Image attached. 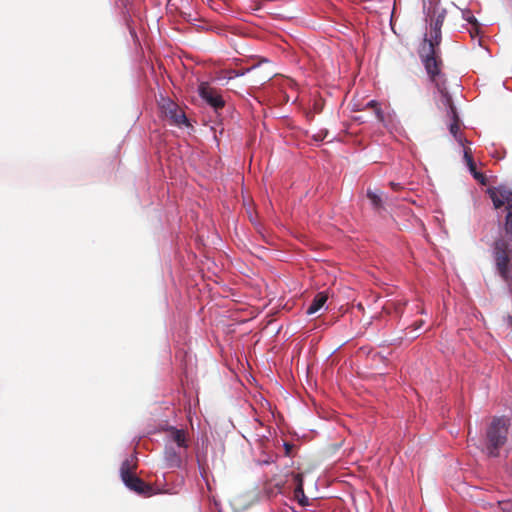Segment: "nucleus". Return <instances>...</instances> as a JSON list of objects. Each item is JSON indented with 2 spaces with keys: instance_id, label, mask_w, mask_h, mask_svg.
I'll list each match as a JSON object with an SVG mask.
<instances>
[{
  "instance_id": "b1692460",
  "label": "nucleus",
  "mask_w": 512,
  "mask_h": 512,
  "mask_svg": "<svg viewBox=\"0 0 512 512\" xmlns=\"http://www.w3.org/2000/svg\"><path fill=\"white\" fill-rule=\"evenodd\" d=\"M233 76L238 77L245 74V71H233Z\"/></svg>"
},
{
  "instance_id": "a878e982",
  "label": "nucleus",
  "mask_w": 512,
  "mask_h": 512,
  "mask_svg": "<svg viewBox=\"0 0 512 512\" xmlns=\"http://www.w3.org/2000/svg\"><path fill=\"white\" fill-rule=\"evenodd\" d=\"M422 324H423L422 320H418V324H417L418 329L421 328Z\"/></svg>"
},
{
  "instance_id": "7ed1b4c3",
  "label": "nucleus",
  "mask_w": 512,
  "mask_h": 512,
  "mask_svg": "<svg viewBox=\"0 0 512 512\" xmlns=\"http://www.w3.org/2000/svg\"><path fill=\"white\" fill-rule=\"evenodd\" d=\"M487 193L495 209L505 206L507 214L504 229L506 234L512 238V191L504 186H499L489 188Z\"/></svg>"
},
{
  "instance_id": "f3484780",
  "label": "nucleus",
  "mask_w": 512,
  "mask_h": 512,
  "mask_svg": "<svg viewBox=\"0 0 512 512\" xmlns=\"http://www.w3.org/2000/svg\"><path fill=\"white\" fill-rule=\"evenodd\" d=\"M464 158L466 160V163H467L470 171L473 173L474 177L476 179H479L480 177H482L481 174L476 172V164H475V162L473 160V157H472V155L470 153V149L469 148H465L464 149Z\"/></svg>"
},
{
  "instance_id": "20e7f679",
  "label": "nucleus",
  "mask_w": 512,
  "mask_h": 512,
  "mask_svg": "<svg viewBox=\"0 0 512 512\" xmlns=\"http://www.w3.org/2000/svg\"><path fill=\"white\" fill-rule=\"evenodd\" d=\"M198 92L200 97L207 104L213 107L215 111H218L225 106V101L223 100L220 92L216 88L212 87L208 82L200 83Z\"/></svg>"
},
{
  "instance_id": "1a4fd4ad",
  "label": "nucleus",
  "mask_w": 512,
  "mask_h": 512,
  "mask_svg": "<svg viewBox=\"0 0 512 512\" xmlns=\"http://www.w3.org/2000/svg\"><path fill=\"white\" fill-rule=\"evenodd\" d=\"M512 257H501L494 260L496 270L500 277L507 283L509 287L512 286Z\"/></svg>"
},
{
  "instance_id": "2eb2a0df",
  "label": "nucleus",
  "mask_w": 512,
  "mask_h": 512,
  "mask_svg": "<svg viewBox=\"0 0 512 512\" xmlns=\"http://www.w3.org/2000/svg\"><path fill=\"white\" fill-rule=\"evenodd\" d=\"M167 431L170 434L171 440L173 442H175L178 445V447H181V448L188 447L186 433L183 429H177L175 427H170V428H168Z\"/></svg>"
},
{
  "instance_id": "9d476101",
  "label": "nucleus",
  "mask_w": 512,
  "mask_h": 512,
  "mask_svg": "<svg viewBox=\"0 0 512 512\" xmlns=\"http://www.w3.org/2000/svg\"><path fill=\"white\" fill-rule=\"evenodd\" d=\"M501 257H512L511 244L503 238L496 239L493 244V259Z\"/></svg>"
},
{
  "instance_id": "f257e3e1",
  "label": "nucleus",
  "mask_w": 512,
  "mask_h": 512,
  "mask_svg": "<svg viewBox=\"0 0 512 512\" xmlns=\"http://www.w3.org/2000/svg\"><path fill=\"white\" fill-rule=\"evenodd\" d=\"M425 21L429 24V32L425 33L418 54L424 70L431 83L445 96L446 77L443 72L444 61L441 52V28L446 17V10L440 0H423Z\"/></svg>"
},
{
  "instance_id": "412c9836",
  "label": "nucleus",
  "mask_w": 512,
  "mask_h": 512,
  "mask_svg": "<svg viewBox=\"0 0 512 512\" xmlns=\"http://www.w3.org/2000/svg\"><path fill=\"white\" fill-rule=\"evenodd\" d=\"M501 509L503 512H512V501L501 503Z\"/></svg>"
},
{
  "instance_id": "dca6fc26",
  "label": "nucleus",
  "mask_w": 512,
  "mask_h": 512,
  "mask_svg": "<svg viewBox=\"0 0 512 512\" xmlns=\"http://www.w3.org/2000/svg\"><path fill=\"white\" fill-rule=\"evenodd\" d=\"M164 458L166 465L170 468H178L181 466V457L173 448H167L165 450Z\"/></svg>"
},
{
  "instance_id": "f8f14e48",
  "label": "nucleus",
  "mask_w": 512,
  "mask_h": 512,
  "mask_svg": "<svg viewBox=\"0 0 512 512\" xmlns=\"http://www.w3.org/2000/svg\"><path fill=\"white\" fill-rule=\"evenodd\" d=\"M137 468V462L136 458L134 456H130L129 458L125 459L120 468V476L121 479L124 480L131 475L135 474V470Z\"/></svg>"
},
{
  "instance_id": "9b49d317",
  "label": "nucleus",
  "mask_w": 512,
  "mask_h": 512,
  "mask_svg": "<svg viewBox=\"0 0 512 512\" xmlns=\"http://www.w3.org/2000/svg\"><path fill=\"white\" fill-rule=\"evenodd\" d=\"M328 300V294L326 292H319L315 295L314 299L312 300L311 304L306 310V313L308 315H313L317 313L327 302Z\"/></svg>"
},
{
  "instance_id": "0eeeda50",
  "label": "nucleus",
  "mask_w": 512,
  "mask_h": 512,
  "mask_svg": "<svg viewBox=\"0 0 512 512\" xmlns=\"http://www.w3.org/2000/svg\"><path fill=\"white\" fill-rule=\"evenodd\" d=\"M124 484L132 491L143 495V496H151L153 494V488L146 482H144L141 478L138 476L131 475L130 477L122 480Z\"/></svg>"
},
{
  "instance_id": "6e6552de",
  "label": "nucleus",
  "mask_w": 512,
  "mask_h": 512,
  "mask_svg": "<svg viewBox=\"0 0 512 512\" xmlns=\"http://www.w3.org/2000/svg\"><path fill=\"white\" fill-rule=\"evenodd\" d=\"M163 108L165 116L169 118L173 124L178 126L187 124V117L184 111L177 104L169 101L166 105L163 106Z\"/></svg>"
},
{
  "instance_id": "5701e85b",
  "label": "nucleus",
  "mask_w": 512,
  "mask_h": 512,
  "mask_svg": "<svg viewBox=\"0 0 512 512\" xmlns=\"http://www.w3.org/2000/svg\"><path fill=\"white\" fill-rule=\"evenodd\" d=\"M466 20H467L469 23H471L475 29H477V25H478V23H477L476 18H475L473 15H469L468 17H466Z\"/></svg>"
},
{
  "instance_id": "a211bd4d",
  "label": "nucleus",
  "mask_w": 512,
  "mask_h": 512,
  "mask_svg": "<svg viewBox=\"0 0 512 512\" xmlns=\"http://www.w3.org/2000/svg\"><path fill=\"white\" fill-rule=\"evenodd\" d=\"M412 182H393L391 181L389 183L390 187L393 189V190H402V189H406L407 187L406 186H409L411 185Z\"/></svg>"
},
{
  "instance_id": "aec40b11",
  "label": "nucleus",
  "mask_w": 512,
  "mask_h": 512,
  "mask_svg": "<svg viewBox=\"0 0 512 512\" xmlns=\"http://www.w3.org/2000/svg\"><path fill=\"white\" fill-rule=\"evenodd\" d=\"M295 446L292 443L285 442L284 443V450H285V456L287 457H293V450Z\"/></svg>"
},
{
  "instance_id": "ddd939ff",
  "label": "nucleus",
  "mask_w": 512,
  "mask_h": 512,
  "mask_svg": "<svg viewBox=\"0 0 512 512\" xmlns=\"http://www.w3.org/2000/svg\"><path fill=\"white\" fill-rule=\"evenodd\" d=\"M294 482L296 484L294 489V496L298 500L299 504L302 506H305L308 504V500L304 494V488H303V477L301 474H295L293 476Z\"/></svg>"
},
{
  "instance_id": "423d86ee",
  "label": "nucleus",
  "mask_w": 512,
  "mask_h": 512,
  "mask_svg": "<svg viewBox=\"0 0 512 512\" xmlns=\"http://www.w3.org/2000/svg\"><path fill=\"white\" fill-rule=\"evenodd\" d=\"M367 197L370 200L372 208L377 213H382L386 210V205H391L394 202L392 198H389L386 194L377 189H368Z\"/></svg>"
},
{
  "instance_id": "4be33fe9",
  "label": "nucleus",
  "mask_w": 512,
  "mask_h": 512,
  "mask_svg": "<svg viewBox=\"0 0 512 512\" xmlns=\"http://www.w3.org/2000/svg\"><path fill=\"white\" fill-rule=\"evenodd\" d=\"M327 134H328V132H327L326 130H325V131L321 130V131H319L317 134H315V135L313 136V138H314L316 141H322V140H324V139H325V137L327 136Z\"/></svg>"
},
{
  "instance_id": "6ab92c4d",
  "label": "nucleus",
  "mask_w": 512,
  "mask_h": 512,
  "mask_svg": "<svg viewBox=\"0 0 512 512\" xmlns=\"http://www.w3.org/2000/svg\"><path fill=\"white\" fill-rule=\"evenodd\" d=\"M367 106L369 107H372L375 109V113H376V116L377 118L382 121L383 120V113H382V110L378 107V103L374 100H371Z\"/></svg>"
},
{
  "instance_id": "4468645a",
  "label": "nucleus",
  "mask_w": 512,
  "mask_h": 512,
  "mask_svg": "<svg viewBox=\"0 0 512 512\" xmlns=\"http://www.w3.org/2000/svg\"><path fill=\"white\" fill-rule=\"evenodd\" d=\"M294 482L296 484L294 489V496L298 500L299 504L302 506H305L308 504V500L304 494V488H303V477L301 474H295L293 476Z\"/></svg>"
},
{
  "instance_id": "393cba45",
  "label": "nucleus",
  "mask_w": 512,
  "mask_h": 512,
  "mask_svg": "<svg viewBox=\"0 0 512 512\" xmlns=\"http://www.w3.org/2000/svg\"><path fill=\"white\" fill-rule=\"evenodd\" d=\"M506 321H507V323L512 327V316H511V315H508V316L506 317Z\"/></svg>"
},
{
  "instance_id": "39448f33",
  "label": "nucleus",
  "mask_w": 512,
  "mask_h": 512,
  "mask_svg": "<svg viewBox=\"0 0 512 512\" xmlns=\"http://www.w3.org/2000/svg\"><path fill=\"white\" fill-rule=\"evenodd\" d=\"M444 98V104L448 108V116L451 118L452 122L449 125V131L454 136V138L463 145V137L460 133V119L457 113V109L453 103L452 97L449 95V93H445Z\"/></svg>"
},
{
  "instance_id": "f03ea898",
  "label": "nucleus",
  "mask_w": 512,
  "mask_h": 512,
  "mask_svg": "<svg viewBox=\"0 0 512 512\" xmlns=\"http://www.w3.org/2000/svg\"><path fill=\"white\" fill-rule=\"evenodd\" d=\"M510 419L505 416H495L486 428L484 446L490 457H497L500 449L506 444Z\"/></svg>"
}]
</instances>
